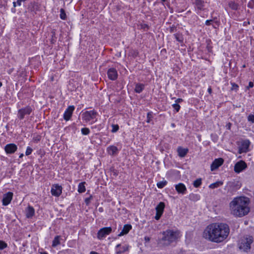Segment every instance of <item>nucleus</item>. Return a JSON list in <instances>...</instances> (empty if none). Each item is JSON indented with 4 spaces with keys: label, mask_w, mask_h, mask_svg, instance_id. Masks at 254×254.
<instances>
[{
    "label": "nucleus",
    "mask_w": 254,
    "mask_h": 254,
    "mask_svg": "<svg viewBox=\"0 0 254 254\" xmlns=\"http://www.w3.org/2000/svg\"><path fill=\"white\" fill-rule=\"evenodd\" d=\"M229 233V227L227 224L214 223L206 227L203 233V237L209 241L219 243L224 241Z\"/></svg>",
    "instance_id": "f257e3e1"
},
{
    "label": "nucleus",
    "mask_w": 254,
    "mask_h": 254,
    "mask_svg": "<svg viewBox=\"0 0 254 254\" xmlns=\"http://www.w3.org/2000/svg\"><path fill=\"white\" fill-rule=\"evenodd\" d=\"M249 200L247 197H235L229 203L231 214L241 217L247 215L250 211Z\"/></svg>",
    "instance_id": "f03ea898"
},
{
    "label": "nucleus",
    "mask_w": 254,
    "mask_h": 254,
    "mask_svg": "<svg viewBox=\"0 0 254 254\" xmlns=\"http://www.w3.org/2000/svg\"><path fill=\"white\" fill-rule=\"evenodd\" d=\"M163 237L160 240V243L163 242L164 246H168L175 242L179 237V232L178 231L167 230L163 232Z\"/></svg>",
    "instance_id": "7ed1b4c3"
},
{
    "label": "nucleus",
    "mask_w": 254,
    "mask_h": 254,
    "mask_svg": "<svg viewBox=\"0 0 254 254\" xmlns=\"http://www.w3.org/2000/svg\"><path fill=\"white\" fill-rule=\"evenodd\" d=\"M253 242V239L252 236H246L242 239L241 243L240 244L239 248L246 251L250 249L251 245Z\"/></svg>",
    "instance_id": "20e7f679"
},
{
    "label": "nucleus",
    "mask_w": 254,
    "mask_h": 254,
    "mask_svg": "<svg viewBox=\"0 0 254 254\" xmlns=\"http://www.w3.org/2000/svg\"><path fill=\"white\" fill-rule=\"evenodd\" d=\"M32 111V109L30 106L21 108L18 111L17 117L19 120H22L26 116L29 115Z\"/></svg>",
    "instance_id": "39448f33"
},
{
    "label": "nucleus",
    "mask_w": 254,
    "mask_h": 254,
    "mask_svg": "<svg viewBox=\"0 0 254 254\" xmlns=\"http://www.w3.org/2000/svg\"><path fill=\"white\" fill-rule=\"evenodd\" d=\"M97 114V112L94 110L86 111L82 115V119L86 122H88L95 119Z\"/></svg>",
    "instance_id": "423d86ee"
},
{
    "label": "nucleus",
    "mask_w": 254,
    "mask_h": 254,
    "mask_svg": "<svg viewBox=\"0 0 254 254\" xmlns=\"http://www.w3.org/2000/svg\"><path fill=\"white\" fill-rule=\"evenodd\" d=\"M112 230V228L110 227H104L102 229H100L98 232L97 238L100 240L103 239L107 235L110 234L111 233Z\"/></svg>",
    "instance_id": "0eeeda50"
},
{
    "label": "nucleus",
    "mask_w": 254,
    "mask_h": 254,
    "mask_svg": "<svg viewBox=\"0 0 254 254\" xmlns=\"http://www.w3.org/2000/svg\"><path fill=\"white\" fill-rule=\"evenodd\" d=\"M247 165L246 162L243 160H240L237 162L234 166V171L236 173H239L246 169Z\"/></svg>",
    "instance_id": "6e6552de"
},
{
    "label": "nucleus",
    "mask_w": 254,
    "mask_h": 254,
    "mask_svg": "<svg viewBox=\"0 0 254 254\" xmlns=\"http://www.w3.org/2000/svg\"><path fill=\"white\" fill-rule=\"evenodd\" d=\"M51 193L55 196H59L62 192V187L58 184L53 185L51 189Z\"/></svg>",
    "instance_id": "1a4fd4ad"
},
{
    "label": "nucleus",
    "mask_w": 254,
    "mask_h": 254,
    "mask_svg": "<svg viewBox=\"0 0 254 254\" xmlns=\"http://www.w3.org/2000/svg\"><path fill=\"white\" fill-rule=\"evenodd\" d=\"M13 196V193L11 192H8L4 194L2 198V204L4 206L7 205L11 202Z\"/></svg>",
    "instance_id": "9d476101"
},
{
    "label": "nucleus",
    "mask_w": 254,
    "mask_h": 254,
    "mask_svg": "<svg viewBox=\"0 0 254 254\" xmlns=\"http://www.w3.org/2000/svg\"><path fill=\"white\" fill-rule=\"evenodd\" d=\"M223 162L224 160L221 158L215 159L211 165V171H214L217 169L219 167L223 164Z\"/></svg>",
    "instance_id": "9b49d317"
},
{
    "label": "nucleus",
    "mask_w": 254,
    "mask_h": 254,
    "mask_svg": "<svg viewBox=\"0 0 254 254\" xmlns=\"http://www.w3.org/2000/svg\"><path fill=\"white\" fill-rule=\"evenodd\" d=\"M175 189L179 194H185L187 192V188L183 183H179L175 185Z\"/></svg>",
    "instance_id": "f8f14e48"
},
{
    "label": "nucleus",
    "mask_w": 254,
    "mask_h": 254,
    "mask_svg": "<svg viewBox=\"0 0 254 254\" xmlns=\"http://www.w3.org/2000/svg\"><path fill=\"white\" fill-rule=\"evenodd\" d=\"M17 146L13 143L7 144L5 147L4 150L6 153L12 154L13 153L17 150Z\"/></svg>",
    "instance_id": "ddd939ff"
},
{
    "label": "nucleus",
    "mask_w": 254,
    "mask_h": 254,
    "mask_svg": "<svg viewBox=\"0 0 254 254\" xmlns=\"http://www.w3.org/2000/svg\"><path fill=\"white\" fill-rule=\"evenodd\" d=\"M74 109V107L73 106H70L68 107L64 114V118L65 120L68 121L70 119Z\"/></svg>",
    "instance_id": "4468645a"
},
{
    "label": "nucleus",
    "mask_w": 254,
    "mask_h": 254,
    "mask_svg": "<svg viewBox=\"0 0 254 254\" xmlns=\"http://www.w3.org/2000/svg\"><path fill=\"white\" fill-rule=\"evenodd\" d=\"M108 76L109 79L114 80L118 77V73L116 69L114 68H111L108 69L107 72Z\"/></svg>",
    "instance_id": "2eb2a0df"
},
{
    "label": "nucleus",
    "mask_w": 254,
    "mask_h": 254,
    "mask_svg": "<svg viewBox=\"0 0 254 254\" xmlns=\"http://www.w3.org/2000/svg\"><path fill=\"white\" fill-rule=\"evenodd\" d=\"M131 229V225L130 224H126L124 226L123 229H122L121 233L118 235L119 237L122 236L128 233L129 230Z\"/></svg>",
    "instance_id": "dca6fc26"
},
{
    "label": "nucleus",
    "mask_w": 254,
    "mask_h": 254,
    "mask_svg": "<svg viewBox=\"0 0 254 254\" xmlns=\"http://www.w3.org/2000/svg\"><path fill=\"white\" fill-rule=\"evenodd\" d=\"M35 214V210L32 206L29 205L26 210V216L27 218H31Z\"/></svg>",
    "instance_id": "f3484780"
},
{
    "label": "nucleus",
    "mask_w": 254,
    "mask_h": 254,
    "mask_svg": "<svg viewBox=\"0 0 254 254\" xmlns=\"http://www.w3.org/2000/svg\"><path fill=\"white\" fill-rule=\"evenodd\" d=\"M177 151L179 156L181 157H184L186 155L189 150L187 148H183L181 147H178Z\"/></svg>",
    "instance_id": "a211bd4d"
},
{
    "label": "nucleus",
    "mask_w": 254,
    "mask_h": 254,
    "mask_svg": "<svg viewBox=\"0 0 254 254\" xmlns=\"http://www.w3.org/2000/svg\"><path fill=\"white\" fill-rule=\"evenodd\" d=\"M165 208V203L163 202H160L156 207L155 209L156 212H160L163 214Z\"/></svg>",
    "instance_id": "6ab92c4d"
},
{
    "label": "nucleus",
    "mask_w": 254,
    "mask_h": 254,
    "mask_svg": "<svg viewBox=\"0 0 254 254\" xmlns=\"http://www.w3.org/2000/svg\"><path fill=\"white\" fill-rule=\"evenodd\" d=\"M144 88V85L141 83H137L135 85L134 91L135 92L140 93Z\"/></svg>",
    "instance_id": "aec40b11"
},
{
    "label": "nucleus",
    "mask_w": 254,
    "mask_h": 254,
    "mask_svg": "<svg viewBox=\"0 0 254 254\" xmlns=\"http://www.w3.org/2000/svg\"><path fill=\"white\" fill-rule=\"evenodd\" d=\"M195 4L197 7V8L200 10H202L204 6V1L202 0H195Z\"/></svg>",
    "instance_id": "412c9836"
},
{
    "label": "nucleus",
    "mask_w": 254,
    "mask_h": 254,
    "mask_svg": "<svg viewBox=\"0 0 254 254\" xmlns=\"http://www.w3.org/2000/svg\"><path fill=\"white\" fill-rule=\"evenodd\" d=\"M189 198L190 200L193 201H196L200 199V196L199 195L197 194H194V193H190L189 195Z\"/></svg>",
    "instance_id": "4be33fe9"
},
{
    "label": "nucleus",
    "mask_w": 254,
    "mask_h": 254,
    "mask_svg": "<svg viewBox=\"0 0 254 254\" xmlns=\"http://www.w3.org/2000/svg\"><path fill=\"white\" fill-rule=\"evenodd\" d=\"M223 184V183L222 181H217L215 183L210 184L209 186V188L213 189L222 186Z\"/></svg>",
    "instance_id": "5701e85b"
},
{
    "label": "nucleus",
    "mask_w": 254,
    "mask_h": 254,
    "mask_svg": "<svg viewBox=\"0 0 254 254\" xmlns=\"http://www.w3.org/2000/svg\"><path fill=\"white\" fill-rule=\"evenodd\" d=\"M85 184V182H82L79 184L78 187V191L79 193H82L85 191V187L84 186Z\"/></svg>",
    "instance_id": "b1692460"
},
{
    "label": "nucleus",
    "mask_w": 254,
    "mask_h": 254,
    "mask_svg": "<svg viewBox=\"0 0 254 254\" xmlns=\"http://www.w3.org/2000/svg\"><path fill=\"white\" fill-rule=\"evenodd\" d=\"M118 151V148L116 146H111L108 148V151L111 155H114Z\"/></svg>",
    "instance_id": "393cba45"
},
{
    "label": "nucleus",
    "mask_w": 254,
    "mask_h": 254,
    "mask_svg": "<svg viewBox=\"0 0 254 254\" xmlns=\"http://www.w3.org/2000/svg\"><path fill=\"white\" fill-rule=\"evenodd\" d=\"M228 5L233 10H237L238 9L239 4L234 1H230Z\"/></svg>",
    "instance_id": "a878e982"
},
{
    "label": "nucleus",
    "mask_w": 254,
    "mask_h": 254,
    "mask_svg": "<svg viewBox=\"0 0 254 254\" xmlns=\"http://www.w3.org/2000/svg\"><path fill=\"white\" fill-rule=\"evenodd\" d=\"M60 237L59 236H57L55 237L54 240L53 241V247H55L60 244Z\"/></svg>",
    "instance_id": "bb28decb"
},
{
    "label": "nucleus",
    "mask_w": 254,
    "mask_h": 254,
    "mask_svg": "<svg viewBox=\"0 0 254 254\" xmlns=\"http://www.w3.org/2000/svg\"><path fill=\"white\" fill-rule=\"evenodd\" d=\"M201 179L199 178L193 182V185L195 188H198L201 185Z\"/></svg>",
    "instance_id": "cd10ccee"
},
{
    "label": "nucleus",
    "mask_w": 254,
    "mask_h": 254,
    "mask_svg": "<svg viewBox=\"0 0 254 254\" xmlns=\"http://www.w3.org/2000/svg\"><path fill=\"white\" fill-rule=\"evenodd\" d=\"M167 184V182L166 181H161L157 184V186L158 188L162 189L164 188Z\"/></svg>",
    "instance_id": "c85d7f7f"
},
{
    "label": "nucleus",
    "mask_w": 254,
    "mask_h": 254,
    "mask_svg": "<svg viewBox=\"0 0 254 254\" xmlns=\"http://www.w3.org/2000/svg\"><path fill=\"white\" fill-rule=\"evenodd\" d=\"M249 143H250L249 141L248 140H247L246 141H245L242 144L243 148H241V150H243V149H245V150H243L242 152H246L247 148L249 146Z\"/></svg>",
    "instance_id": "c756f323"
},
{
    "label": "nucleus",
    "mask_w": 254,
    "mask_h": 254,
    "mask_svg": "<svg viewBox=\"0 0 254 254\" xmlns=\"http://www.w3.org/2000/svg\"><path fill=\"white\" fill-rule=\"evenodd\" d=\"M60 18L62 19H63V20H64L66 19V14H65V12L64 10V9L63 8H61L60 9Z\"/></svg>",
    "instance_id": "7c9ffc66"
},
{
    "label": "nucleus",
    "mask_w": 254,
    "mask_h": 254,
    "mask_svg": "<svg viewBox=\"0 0 254 254\" xmlns=\"http://www.w3.org/2000/svg\"><path fill=\"white\" fill-rule=\"evenodd\" d=\"M81 132L83 135H88L90 132V130L88 128L84 127L81 129Z\"/></svg>",
    "instance_id": "2f4dec72"
},
{
    "label": "nucleus",
    "mask_w": 254,
    "mask_h": 254,
    "mask_svg": "<svg viewBox=\"0 0 254 254\" xmlns=\"http://www.w3.org/2000/svg\"><path fill=\"white\" fill-rule=\"evenodd\" d=\"M52 39H51V42L52 43H54L56 41V32L55 30H53L52 31Z\"/></svg>",
    "instance_id": "473e14b6"
},
{
    "label": "nucleus",
    "mask_w": 254,
    "mask_h": 254,
    "mask_svg": "<svg viewBox=\"0 0 254 254\" xmlns=\"http://www.w3.org/2000/svg\"><path fill=\"white\" fill-rule=\"evenodd\" d=\"M175 38L176 39L180 42H182L183 41V37L182 35H179V34H175Z\"/></svg>",
    "instance_id": "72a5a7b5"
},
{
    "label": "nucleus",
    "mask_w": 254,
    "mask_h": 254,
    "mask_svg": "<svg viewBox=\"0 0 254 254\" xmlns=\"http://www.w3.org/2000/svg\"><path fill=\"white\" fill-rule=\"evenodd\" d=\"M7 246V244L4 242L0 241V250H3L6 248Z\"/></svg>",
    "instance_id": "f704fd0d"
},
{
    "label": "nucleus",
    "mask_w": 254,
    "mask_h": 254,
    "mask_svg": "<svg viewBox=\"0 0 254 254\" xmlns=\"http://www.w3.org/2000/svg\"><path fill=\"white\" fill-rule=\"evenodd\" d=\"M112 132H115L117 131L119 129V127L118 125H112Z\"/></svg>",
    "instance_id": "c9c22d12"
},
{
    "label": "nucleus",
    "mask_w": 254,
    "mask_h": 254,
    "mask_svg": "<svg viewBox=\"0 0 254 254\" xmlns=\"http://www.w3.org/2000/svg\"><path fill=\"white\" fill-rule=\"evenodd\" d=\"M248 121L254 123V115L251 114L248 117Z\"/></svg>",
    "instance_id": "e433bc0d"
},
{
    "label": "nucleus",
    "mask_w": 254,
    "mask_h": 254,
    "mask_svg": "<svg viewBox=\"0 0 254 254\" xmlns=\"http://www.w3.org/2000/svg\"><path fill=\"white\" fill-rule=\"evenodd\" d=\"M173 108L178 112L179 111L180 109V106L177 104V103H175V104H174L173 105Z\"/></svg>",
    "instance_id": "4c0bfd02"
},
{
    "label": "nucleus",
    "mask_w": 254,
    "mask_h": 254,
    "mask_svg": "<svg viewBox=\"0 0 254 254\" xmlns=\"http://www.w3.org/2000/svg\"><path fill=\"white\" fill-rule=\"evenodd\" d=\"M32 152V149L30 147H28L27 148V149H26V151L25 152V154L26 156L29 155L30 154H31Z\"/></svg>",
    "instance_id": "58836bf2"
},
{
    "label": "nucleus",
    "mask_w": 254,
    "mask_h": 254,
    "mask_svg": "<svg viewBox=\"0 0 254 254\" xmlns=\"http://www.w3.org/2000/svg\"><path fill=\"white\" fill-rule=\"evenodd\" d=\"M231 85L232 86V88H231V90H237L238 89V85L235 83H231Z\"/></svg>",
    "instance_id": "ea45409f"
},
{
    "label": "nucleus",
    "mask_w": 254,
    "mask_h": 254,
    "mask_svg": "<svg viewBox=\"0 0 254 254\" xmlns=\"http://www.w3.org/2000/svg\"><path fill=\"white\" fill-rule=\"evenodd\" d=\"M111 171L112 172V174L113 175V176H114L115 177L117 176L118 173V171L117 170H116L114 168H111Z\"/></svg>",
    "instance_id": "a19ab883"
},
{
    "label": "nucleus",
    "mask_w": 254,
    "mask_h": 254,
    "mask_svg": "<svg viewBox=\"0 0 254 254\" xmlns=\"http://www.w3.org/2000/svg\"><path fill=\"white\" fill-rule=\"evenodd\" d=\"M92 196L91 195L89 197H87V198H85V203H86V204L87 205L89 204V203L90 202V201H91V199H92Z\"/></svg>",
    "instance_id": "79ce46f5"
},
{
    "label": "nucleus",
    "mask_w": 254,
    "mask_h": 254,
    "mask_svg": "<svg viewBox=\"0 0 254 254\" xmlns=\"http://www.w3.org/2000/svg\"><path fill=\"white\" fill-rule=\"evenodd\" d=\"M162 215V213H160V212H156V215L155 216V219L156 220H159L160 218V217H161Z\"/></svg>",
    "instance_id": "37998d69"
},
{
    "label": "nucleus",
    "mask_w": 254,
    "mask_h": 254,
    "mask_svg": "<svg viewBox=\"0 0 254 254\" xmlns=\"http://www.w3.org/2000/svg\"><path fill=\"white\" fill-rule=\"evenodd\" d=\"M147 122L149 123L151 120V119L152 118V114L151 112H149L147 113Z\"/></svg>",
    "instance_id": "c03bdc74"
},
{
    "label": "nucleus",
    "mask_w": 254,
    "mask_h": 254,
    "mask_svg": "<svg viewBox=\"0 0 254 254\" xmlns=\"http://www.w3.org/2000/svg\"><path fill=\"white\" fill-rule=\"evenodd\" d=\"M254 1L253 0H252L248 3V6L249 7L252 8L254 7Z\"/></svg>",
    "instance_id": "a18cd8bd"
},
{
    "label": "nucleus",
    "mask_w": 254,
    "mask_h": 254,
    "mask_svg": "<svg viewBox=\"0 0 254 254\" xmlns=\"http://www.w3.org/2000/svg\"><path fill=\"white\" fill-rule=\"evenodd\" d=\"M254 86V83L252 81H250L249 83V85L247 86V89H250L251 88H252Z\"/></svg>",
    "instance_id": "49530a36"
},
{
    "label": "nucleus",
    "mask_w": 254,
    "mask_h": 254,
    "mask_svg": "<svg viewBox=\"0 0 254 254\" xmlns=\"http://www.w3.org/2000/svg\"><path fill=\"white\" fill-rule=\"evenodd\" d=\"M231 126H232L231 123H228L226 125V127L227 128V129H229V130H230V129H231Z\"/></svg>",
    "instance_id": "de8ad7c7"
},
{
    "label": "nucleus",
    "mask_w": 254,
    "mask_h": 254,
    "mask_svg": "<svg viewBox=\"0 0 254 254\" xmlns=\"http://www.w3.org/2000/svg\"><path fill=\"white\" fill-rule=\"evenodd\" d=\"M213 21V20L212 19H210V20H207L206 21H205V24L206 25H210L211 24V22Z\"/></svg>",
    "instance_id": "09e8293b"
},
{
    "label": "nucleus",
    "mask_w": 254,
    "mask_h": 254,
    "mask_svg": "<svg viewBox=\"0 0 254 254\" xmlns=\"http://www.w3.org/2000/svg\"><path fill=\"white\" fill-rule=\"evenodd\" d=\"M26 0H17V1H16V2H17V4L18 5H19V6H20V5H21V2H22V1H26Z\"/></svg>",
    "instance_id": "8fccbe9b"
},
{
    "label": "nucleus",
    "mask_w": 254,
    "mask_h": 254,
    "mask_svg": "<svg viewBox=\"0 0 254 254\" xmlns=\"http://www.w3.org/2000/svg\"><path fill=\"white\" fill-rule=\"evenodd\" d=\"M127 249H125V248H123V251H119L118 252H117V254H121L124 252H125L127 250Z\"/></svg>",
    "instance_id": "3c124183"
},
{
    "label": "nucleus",
    "mask_w": 254,
    "mask_h": 254,
    "mask_svg": "<svg viewBox=\"0 0 254 254\" xmlns=\"http://www.w3.org/2000/svg\"><path fill=\"white\" fill-rule=\"evenodd\" d=\"M144 240L146 242H149L150 240V238L149 237L145 236L144 237Z\"/></svg>",
    "instance_id": "603ef678"
},
{
    "label": "nucleus",
    "mask_w": 254,
    "mask_h": 254,
    "mask_svg": "<svg viewBox=\"0 0 254 254\" xmlns=\"http://www.w3.org/2000/svg\"><path fill=\"white\" fill-rule=\"evenodd\" d=\"M183 101V99H181V98H178L176 100V103H180V102H182Z\"/></svg>",
    "instance_id": "864d4df0"
},
{
    "label": "nucleus",
    "mask_w": 254,
    "mask_h": 254,
    "mask_svg": "<svg viewBox=\"0 0 254 254\" xmlns=\"http://www.w3.org/2000/svg\"><path fill=\"white\" fill-rule=\"evenodd\" d=\"M208 92H209V94H211V93H212V89H211V88L210 87L208 88Z\"/></svg>",
    "instance_id": "5fc2aeb1"
},
{
    "label": "nucleus",
    "mask_w": 254,
    "mask_h": 254,
    "mask_svg": "<svg viewBox=\"0 0 254 254\" xmlns=\"http://www.w3.org/2000/svg\"><path fill=\"white\" fill-rule=\"evenodd\" d=\"M174 29H175V28H174V27H171V28H170V32H171V33L174 32Z\"/></svg>",
    "instance_id": "6e6d98bb"
},
{
    "label": "nucleus",
    "mask_w": 254,
    "mask_h": 254,
    "mask_svg": "<svg viewBox=\"0 0 254 254\" xmlns=\"http://www.w3.org/2000/svg\"><path fill=\"white\" fill-rule=\"evenodd\" d=\"M250 24V22H249V21H248V22H247V21H245V22H244V23H243V25H244V26H246L247 24Z\"/></svg>",
    "instance_id": "4d7b16f0"
},
{
    "label": "nucleus",
    "mask_w": 254,
    "mask_h": 254,
    "mask_svg": "<svg viewBox=\"0 0 254 254\" xmlns=\"http://www.w3.org/2000/svg\"><path fill=\"white\" fill-rule=\"evenodd\" d=\"M98 210L100 212H102L104 211L103 208L102 207H99Z\"/></svg>",
    "instance_id": "13d9d810"
},
{
    "label": "nucleus",
    "mask_w": 254,
    "mask_h": 254,
    "mask_svg": "<svg viewBox=\"0 0 254 254\" xmlns=\"http://www.w3.org/2000/svg\"><path fill=\"white\" fill-rule=\"evenodd\" d=\"M90 254H99L96 252L92 251L90 252Z\"/></svg>",
    "instance_id": "bf43d9fd"
},
{
    "label": "nucleus",
    "mask_w": 254,
    "mask_h": 254,
    "mask_svg": "<svg viewBox=\"0 0 254 254\" xmlns=\"http://www.w3.org/2000/svg\"><path fill=\"white\" fill-rule=\"evenodd\" d=\"M16 4H17V2H16L14 1L13 2V5L14 7H15L16 6Z\"/></svg>",
    "instance_id": "052dcab7"
},
{
    "label": "nucleus",
    "mask_w": 254,
    "mask_h": 254,
    "mask_svg": "<svg viewBox=\"0 0 254 254\" xmlns=\"http://www.w3.org/2000/svg\"><path fill=\"white\" fill-rule=\"evenodd\" d=\"M40 254H48V253L46 252H40Z\"/></svg>",
    "instance_id": "680f3d73"
},
{
    "label": "nucleus",
    "mask_w": 254,
    "mask_h": 254,
    "mask_svg": "<svg viewBox=\"0 0 254 254\" xmlns=\"http://www.w3.org/2000/svg\"><path fill=\"white\" fill-rule=\"evenodd\" d=\"M142 27L143 28H145V27H147L148 28V25L147 24H144L143 26H142Z\"/></svg>",
    "instance_id": "e2e57ef3"
},
{
    "label": "nucleus",
    "mask_w": 254,
    "mask_h": 254,
    "mask_svg": "<svg viewBox=\"0 0 254 254\" xmlns=\"http://www.w3.org/2000/svg\"><path fill=\"white\" fill-rule=\"evenodd\" d=\"M23 156V154H21L19 156V158H22Z\"/></svg>",
    "instance_id": "0e129e2a"
},
{
    "label": "nucleus",
    "mask_w": 254,
    "mask_h": 254,
    "mask_svg": "<svg viewBox=\"0 0 254 254\" xmlns=\"http://www.w3.org/2000/svg\"><path fill=\"white\" fill-rule=\"evenodd\" d=\"M120 246H121V244H118V245L116 246V247H117V248H119V247H120Z\"/></svg>",
    "instance_id": "69168bd1"
},
{
    "label": "nucleus",
    "mask_w": 254,
    "mask_h": 254,
    "mask_svg": "<svg viewBox=\"0 0 254 254\" xmlns=\"http://www.w3.org/2000/svg\"><path fill=\"white\" fill-rule=\"evenodd\" d=\"M2 82H0V87H1L2 86Z\"/></svg>",
    "instance_id": "338daca9"
},
{
    "label": "nucleus",
    "mask_w": 254,
    "mask_h": 254,
    "mask_svg": "<svg viewBox=\"0 0 254 254\" xmlns=\"http://www.w3.org/2000/svg\"><path fill=\"white\" fill-rule=\"evenodd\" d=\"M162 1L165 2L166 0H161Z\"/></svg>",
    "instance_id": "774afa93"
}]
</instances>
